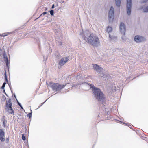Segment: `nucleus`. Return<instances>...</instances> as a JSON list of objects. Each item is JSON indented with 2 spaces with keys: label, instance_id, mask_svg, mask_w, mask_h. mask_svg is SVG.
<instances>
[{
  "label": "nucleus",
  "instance_id": "2",
  "mask_svg": "<svg viewBox=\"0 0 148 148\" xmlns=\"http://www.w3.org/2000/svg\"><path fill=\"white\" fill-rule=\"evenodd\" d=\"M90 88L92 89L93 95L94 97L99 102L102 104L104 103L106 99L104 94L101 91L100 89L96 87L93 85L88 84Z\"/></svg>",
  "mask_w": 148,
  "mask_h": 148
},
{
  "label": "nucleus",
  "instance_id": "21",
  "mask_svg": "<svg viewBox=\"0 0 148 148\" xmlns=\"http://www.w3.org/2000/svg\"><path fill=\"white\" fill-rule=\"evenodd\" d=\"M121 122L122 123H123V124H125L126 125H127L128 126L130 127V128L131 129V125H129V124L128 123H126V124H125V123H124V122H123V121H121Z\"/></svg>",
  "mask_w": 148,
  "mask_h": 148
},
{
  "label": "nucleus",
  "instance_id": "37",
  "mask_svg": "<svg viewBox=\"0 0 148 148\" xmlns=\"http://www.w3.org/2000/svg\"><path fill=\"white\" fill-rule=\"evenodd\" d=\"M73 86H74V85H72V87H73Z\"/></svg>",
  "mask_w": 148,
  "mask_h": 148
},
{
  "label": "nucleus",
  "instance_id": "27",
  "mask_svg": "<svg viewBox=\"0 0 148 148\" xmlns=\"http://www.w3.org/2000/svg\"><path fill=\"white\" fill-rule=\"evenodd\" d=\"M22 139L23 140H25L26 139V137L24 136V134H22Z\"/></svg>",
  "mask_w": 148,
  "mask_h": 148
},
{
  "label": "nucleus",
  "instance_id": "32",
  "mask_svg": "<svg viewBox=\"0 0 148 148\" xmlns=\"http://www.w3.org/2000/svg\"><path fill=\"white\" fill-rule=\"evenodd\" d=\"M3 92L5 94V95L7 96V94L5 92V90L4 89V90H3Z\"/></svg>",
  "mask_w": 148,
  "mask_h": 148
},
{
  "label": "nucleus",
  "instance_id": "33",
  "mask_svg": "<svg viewBox=\"0 0 148 148\" xmlns=\"http://www.w3.org/2000/svg\"><path fill=\"white\" fill-rule=\"evenodd\" d=\"M124 36H123L122 37V40H124Z\"/></svg>",
  "mask_w": 148,
  "mask_h": 148
},
{
  "label": "nucleus",
  "instance_id": "28",
  "mask_svg": "<svg viewBox=\"0 0 148 148\" xmlns=\"http://www.w3.org/2000/svg\"><path fill=\"white\" fill-rule=\"evenodd\" d=\"M7 123V121L4 120L3 121V124L4 125V127H5V125Z\"/></svg>",
  "mask_w": 148,
  "mask_h": 148
},
{
  "label": "nucleus",
  "instance_id": "20",
  "mask_svg": "<svg viewBox=\"0 0 148 148\" xmlns=\"http://www.w3.org/2000/svg\"><path fill=\"white\" fill-rule=\"evenodd\" d=\"M4 136H0V140L2 142L4 141L5 140V138L3 137Z\"/></svg>",
  "mask_w": 148,
  "mask_h": 148
},
{
  "label": "nucleus",
  "instance_id": "17",
  "mask_svg": "<svg viewBox=\"0 0 148 148\" xmlns=\"http://www.w3.org/2000/svg\"><path fill=\"white\" fill-rule=\"evenodd\" d=\"M32 111L31 110V112H30L28 113L27 114V116L28 117H29V118H31L32 117Z\"/></svg>",
  "mask_w": 148,
  "mask_h": 148
},
{
  "label": "nucleus",
  "instance_id": "26",
  "mask_svg": "<svg viewBox=\"0 0 148 148\" xmlns=\"http://www.w3.org/2000/svg\"><path fill=\"white\" fill-rule=\"evenodd\" d=\"M6 84V83L5 82L3 83V84L2 85V86L1 87V89H4V87H5Z\"/></svg>",
  "mask_w": 148,
  "mask_h": 148
},
{
  "label": "nucleus",
  "instance_id": "36",
  "mask_svg": "<svg viewBox=\"0 0 148 148\" xmlns=\"http://www.w3.org/2000/svg\"><path fill=\"white\" fill-rule=\"evenodd\" d=\"M14 96L16 98V96L15 94L14 95Z\"/></svg>",
  "mask_w": 148,
  "mask_h": 148
},
{
  "label": "nucleus",
  "instance_id": "23",
  "mask_svg": "<svg viewBox=\"0 0 148 148\" xmlns=\"http://www.w3.org/2000/svg\"><path fill=\"white\" fill-rule=\"evenodd\" d=\"M47 14V12H43L40 15V16L38 18H37V19L38 18H39L40 17H42V16H44V15H45V14Z\"/></svg>",
  "mask_w": 148,
  "mask_h": 148
},
{
  "label": "nucleus",
  "instance_id": "5",
  "mask_svg": "<svg viewBox=\"0 0 148 148\" xmlns=\"http://www.w3.org/2000/svg\"><path fill=\"white\" fill-rule=\"evenodd\" d=\"M114 9L112 6H111L108 13V20L109 22H112L114 18Z\"/></svg>",
  "mask_w": 148,
  "mask_h": 148
},
{
  "label": "nucleus",
  "instance_id": "35",
  "mask_svg": "<svg viewBox=\"0 0 148 148\" xmlns=\"http://www.w3.org/2000/svg\"><path fill=\"white\" fill-rule=\"evenodd\" d=\"M62 42H60V45H62Z\"/></svg>",
  "mask_w": 148,
  "mask_h": 148
},
{
  "label": "nucleus",
  "instance_id": "22",
  "mask_svg": "<svg viewBox=\"0 0 148 148\" xmlns=\"http://www.w3.org/2000/svg\"><path fill=\"white\" fill-rule=\"evenodd\" d=\"M16 100L17 101V103L19 105V106H20V107L22 109H23V108L22 106L21 103L18 101L17 100V99Z\"/></svg>",
  "mask_w": 148,
  "mask_h": 148
},
{
  "label": "nucleus",
  "instance_id": "30",
  "mask_svg": "<svg viewBox=\"0 0 148 148\" xmlns=\"http://www.w3.org/2000/svg\"><path fill=\"white\" fill-rule=\"evenodd\" d=\"M54 8V4H53L52 5V6L51 7V8L53 9Z\"/></svg>",
  "mask_w": 148,
  "mask_h": 148
},
{
  "label": "nucleus",
  "instance_id": "8",
  "mask_svg": "<svg viewBox=\"0 0 148 148\" xmlns=\"http://www.w3.org/2000/svg\"><path fill=\"white\" fill-rule=\"evenodd\" d=\"M69 59V58L67 57L62 58L59 62V64L62 66L67 62Z\"/></svg>",
  "mask_w": 148,
  "mask_h": 148
},
{
  "label": "nucleus",
  "instance_id": "3",
  "mask_svg": "<svg viewBox=\"0 0 148 148\" xmlns=\"http://www.w3.org/2000/svg\"><path fill=\"white\" fill-rule=\"evenodd\" d=\"M67 84L65 85H60L58 83H53L51 82L49 83L48 85L50 87L52 88L53 91H59L63 89Z\"/></svg>",
  "mask_w": 148,
  "mask_h": 148
},
{
  "label": "nucleus",
  "instance_id": "16",
  "mask_svg": "<svg viewBox=\"0 0 148 148\" xmlns=\"http://www.w3.org/2000/svg\"><path fill=\"white\" fill-rule=\"evenodd\" d=\"M4 132L3 129H0V136H4Z\"/></svg>",
  "mask_w": 148,
  "mask_h": 148
},
{
  "label": "nucleus",
  "instance_id": "34",
  "mask_svg": "<svg viewBox=\"0 0 148 148\" xmlns=\"http://www.w3.org/2000/svg\"><path fill=\"white\" fill-rule=\"evenodd\" d=\"M9 84V86L11 90V86H10V85L9 84Z\"/></svg>",
  "mask_w": 148,
  "mask_h": 148
},
{
  "label": "nucleus",
  "instance_id": "7",
  "mask_svg": "<svg viewBox=\"0 0 148 148\" xmlns=\"http://www.w3.org/2000/svg\"><path fill=\"white\" fill-rule=\"evenodd\" d=\"M119 29L121 34L124 36L125 33L126 28L123 22L121 23L120 24Z\"/></svg>",
  "mask_w": 148,
  "mask_h": 148
},
{
  "label": "nucleus",
  "instance_id": "19",
  "mask_svg": "<svg viewBox=\"0 0 148 148\" xmlns=\"http://www.w3.org/2000/svg\"><path fill=\"white\" fill-rule=\"evenodd\" d=\"M10 32H9L8 33H4L2 34V36L3 37L5 36H7L8 34H10Z\"/></svg>",
  "mask_w": 148,
  "mask_h": 148
},
{
  "label": "nucleus",
  "instance_id": "10",
  "mask_svg": "<svg viewBox=\"0 0 148 148\" xmlns=\"http://www.w3.org/2000/svg\"><path fill=\"white\" fill-rule=\"evenodd\" d=\"M93 66L94 70L98 73H100L103 71V69L97 64H93Z\"/></svg>",
  "mask_w": 148,
  "mask_h": 148
},
{
  "label": "nucleus",
  "instance_id": "24",
  "mask_svg": "<svg viewBox=\"0 0 148 148\" xmlns=\"http://www.w3.org/2000/svg\"><path fill=\"white\" fill-rule=\"evenodd\" d=\"M5 81L6 82H8V79H7V75H6V72H5Z\"/></svg>",
  "mask_w": 148,
  "mask_h": 148
},
{
  "label": "nucleus",
  "instance_id": "6",
  "mask_svg": "<svg viewBox=\"0 0 148 148\" xmlns=\"http://www.w3.org/2000/svg\"><path fill=\"white\" fill-rule=\"evenodd\" d=\"M132 7V0H127V14L130 15L131 14V8Z\"/></svg>",
  "mask_w": 148,
  "mask_h": 148
},
{
  "label": "nucleus",
  "instance_id": "29",
  "mask_svg": "<svg viewBox=\"0 0 148 148\" xmlns=\"http://www.w3.org/2000/svg\"><path fill=\"white\" fill-rule=\"evenodd\" d=\"M46 100L44 102L42 103L41 104V105H40L38 107V108H40L41 106H42V105H43L45 103V102L46 101Z\"/></svg>",
  "mask_w": 148,
  "mask_h": 148
},
{
  "label": "nucleus",
  "instance_id": "12",
  "mask_svg": "<svg viewBox=\"0 0 148 148\" xmlns=\"http://www.w3.org/2000/svg\"><path fill=\"white\" fill-rule=\"evenodd\" d=\"M101 76L105 79H108L110 78V75L109 74H104L102 73L101 74Z\"/></svg>",
  "mask_w": 148,
  "mask_h": 148
},
{
  "label": "nucleus",
  "instance_id": "31",
  "mask_svg": "<svg viewBox=\"0 0 148 148\" xmlns=\"http://www.w3.org/2000/svg\"><path fill=\"white\" fill-rule=\"evenodd\" d=\"M148 1V0H144L143 2L146 3Z\"/></svg>",
  "mask_w": 148,
  "mask_h": 148
},
{
  "label": "nucleus",
  "instance_id": "11",
  "mask_svg": "<svg viewBox=\"0 0 148 148\" xmlns=\"http://www.w3.org/2000/svg\"><path fill=\"white\" fill-rule=\"evenodd\" d=\"M3 58L4 61L6 63V65L7 67L9 68V62L8 58L7 56L5 53H3Z\"/></svg>",
  "mask_w": 148,
  "mask_h": 148
},
{
  "label": "nucleus",
  "instance_id": "4",
  "mask_svg": "<svg viewBox=\"0 0 148 148\" xmlns=\"http://www.w3.org/2000/svg\"><path fill=\"white\" fill-rule=\"evenodd\" d=\"M12 103L10 99H8V101H6V109H7L8 112L10 114H14V111L12 108Z\"/></svg>",
  "mask_w": 148,
  "mask_h": 148
},
{
  "label": "nucleus",
  "instance_id": "9",
  "mask_svg": "<svg viewBox=\"0 0 148 148\" xmlns=\"http://www.w3.org/2000/svg\"><path fill=\"white\" fill-rule=\"evenodd\" d=\"M134 40L137 43H139L144 40L145 38L142 36L137 35L134 38Z\"/></svg>",
  "mask_w": 148,
  "mask_h": 148
},
{
  "label": "nucleus",
  "instance_id": "18",
  "mask_svg": "<svg viewBox=\"0 0 148 148\" xmlns=\"http://www.w3.org/2000/svg\"><path fill=\"white\" fill-rule=\"evenodd\" d=\"M143 11L144 12H148V6L143 9Z\"/></svg>",
  "mask_w": 148,
  "mask_h": 148
},
{
  "label": "nucleus",
  "instance_id": "1",
  "mask_svg": "<svg viewBox=\"0 0 148 148\" xmlns=\"http://www.w3.org/2000/svg\"><path fill=\"white\" fill-rule=\"evenodd\" d=\"M84 40L89 44L95 47L100 45V41L97 36L91 33L88 30L85 31L84 34L81 33Z\"/></svg>",
  "mask_w": 148,
  "mask_h": 148
},
{
  "label": "nucleus",
  "instance_id": "15",
  "mask_svg": "<svg viewBox=\"0 0 148 148\" xmlns=\"http://www.w3.org/2000/svg\"><path fill=\"white\" fill-rule=\"evenodd\" d=\"M112 31V28L111 27L108 26L107 28L106 31L108 33L111 32Z\"/></svg>",
  "mask_w": 148,
  "mask_h": 148
},
{
  "label": "nucleus",
  "instance_id": "25",
  "mask_svg": "<svg viewBox=\"0 0 148 148\" xmlns=\"http://www.w3.org/2000/svg\"><path fill=\"white\" fill-rule=\"evenodd\" d=\"M50 14L51 16L53 15V14H54V11H53V10H51L50 11Z\"/></svg>",
  "mask_w": 148,
  "mask_h": 148
},
{
  "label": "nucleus",
  "instance_id": "38",
  "mask_svg": "<svg viewBox=\"0 0 148 148\" xmlns=\"http://www.w3.org/2000/svg\"><path fill=\"white\" fill-rule=\"evenodd\" d=\"M43 58L44 59L45 58H44V56L43 57Z\"/></svg>",
  "mask_w": 148,
  "mask_h": 148
},
{
  "label": "nucleus",
  "instance_id": "14",
  "mask_svg": "<svg viewBox=\"0 0 148 148\" xmlns=\"http://www.w3.org/2000/svg\"><path fill=\"white\" fill-rule=\"evenodd\" d=\"M115 1L116 5L118 7H120L121 2V0H115Z\"/></svg>",
  "mask_w": 148,
  "mask_h": 148
},
{
  "label": "nucleus",
  "instance_id": "13",
  "mask_svg": "<svg viewBox=\"0 0 148 148\" xmlns=\"http://www.w3.org/2000/svg\"><path fill=\"white\" fill-rule=\"evenodd\" d=\"M109 36L110 40V41L115 40L116 39L117 37L116 36L113 35L112 36L110 34H109Z\"/></svg>",
  "mask_w": 148,
  "mask_h": 148
}]
</instances>
